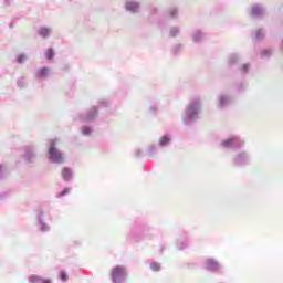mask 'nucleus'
I'll return each instance as SVG.
<instances>
[{
	"instance_id": "nucleus-1",
	"label": "nucleus",
	"mask_w": 283,
	"mask_h": 283,
	"mask_svg": "<svg viewBox=\"0 0 283 283\" xmlns=\"http://www.w3.org/2000/svg\"><path fill=\"white\" fill-rule=\"evenodd\" d=\"M112 280L114 283H125L127 282V270L125 266L117 265L111 271Z\"/></svg>"
},
{
	"instance_id": "nucleus-2",
	"label": "nucleus",
	"mask_w": 283,
	"mask_h": 283,
	"mask_svg": "<svg viewBox=\"0 0 283 283\" xmlns=\"http://www.w3.org/2000/svg\"><path fill=\"white\" fill-rule=\"evenodd\" d=\"M56 143H57V140L54 139L49 148L50 159L52 160V163L61 164L64 160L63 154H61V153H59V150H56Z\"/></svg>"
},
{
	"instance_id": "nucleus-3",
	"label": "nucleus",
	"mask_w": 283,
	"mask_h": 283,
	"mask_svg": "<svg viewBox=\"0 0 283 283\" xmlns=\"http://www.w3.org/2000/svg\"><path fill=\"white\" fill-rule=\"evenodd\" d=\"M200 112V102L196 101L188 107L189 116H193V114H198Z\"/></svg>"
},
{
	"instance_id": "nucleus-4",
	"label": "nucleus",
	"mask_w": 283,
	"mask_h": 283,
	"mask_svg": "<svg viewBox=\"0 0 283 283\" xmlns=\"http://www.w3.org/2000/svg\"><path fill=\"white\" fill-rule=\"evenodd\" d=\"M219 268L220 266L218 265L216 260H212V259H208L207 260V269H208V271H218Z\"/></svg>"
},
{
	"instance_id": "nucleus-5",
	"label": "nucleus",
	"mask_w": 283,
	"mask_h": 283,
	"mask_svg": "<svg viewBox=\"0 0 283 283\" xmlns=\"http://www.w3.org/2000/svg\"><path fill=\"white\" fill-rule=\"evenodd\" d=\"M126 10H129L130 12H138V3L132 1L126 2Z\"/></svg>"
},
{
	"instance_id": "nucleus-6",
	"label": "nucleus",
	"mask_w": 283,
	"mask_h": 283,
	"mask_svg": "<svg viewBox=\"0 0 283 283\" xmlns=\"http://www.w3.org/2000/svg\"><path fill=\"white\" fill-rule=\"evenodd\" d=\"M48 74H50V70L48 67H42L38 71L39 78H44Z\"/></svg>"
},
{
	"instance_id": "nucleus-7",
	"label": "nucleus",
	"mask_w": 283,
	"mask_h": 283,
	"mask_svg": "<svg viewBox=\"0 0 283 283\" xmlns=\"http://www.w3.org/2000/svg\"><path fill=\"white\" fill-rule=\"evenodd\" d=\"M62 177L64 180H70V178H72V170H70V168H64L62 170Z\"/></svg>"
},
{
	"instance_id": "nucleus-8",
	"label": "nucleus",
	"mask_w": 283,
	"mask_h": 283,
	"mask_svg": "<svg viewBox=\"0 0 283 283\" xmlns=\"http://www.w3.org/2000/svg\"><path fill=\"white\" fill-rule=\"evenodd\" d=\"M39 34H40V36H43L45 39V36H50V29L45 28V27H42L39 30Z\"/></svg>"
},
{
	"instance_id": "nucleus-9",
	"label": "nucleus",
	"mask_w": 283,
	"mask_h": 283,
	"mask_svg": "<svg viewBox=\"0 0 283 283\" xmlns=\"http://www.w3.org/2000/svg\"><path fill=\"white\" fill-rule=\"evenodd\" d=\"M43 279H41V276H36V275H31L29 276V282L30 283H41Z\"/></svg>"
},
{
	"instance_id": "nucleus-10",
	"label": "nucleus",
	"mask_w": 283,
	"mask_h": 283,
	"mask_svg": "<svg viewBox=\"0 0 283 283\" xmlns=\"http://www.w3.org/2000/svg\"><path fill=\"white\" fill-rule=\"evenodd\" d=\"M45 56L49 59V61H52V59H54V50L48 49Z\"/></svg>"
},
{
	"instance_id": "nucleus-11",
	"label": "nucleus",
	"mask_w": 283,
	"mask_h": 283,
	"mask_svg": "<svg viewBox=\"0 0 283 283\" xmlns=\"http://www.w3.org/2000/svg\"><path fill=\"white\" fill-rule=\"evenodd\" d=\"M69 277L70 276L67 275V272L65 271L60 272V280H62V282H67Z\"/></svg>"
},
{
	"instance_id": "nucleus-12",
	"label": "nucleus",
	"mask_w": 283,
	"mask_h": 283,
	"mask_svg": "<svg viewBox=\"0 0 283 283\" xmlns=\"http://www.w3.org/2000/svg\"><path fill=\"white\" fill-rule=\"evenodd\" d=\"M159 145L161 147H165V145H169V137H167V136L161 137Z\"/></svg>"
},
{
	"instance_id": "nucleus-13",
	"label": "nucleus",
	"mask_w": 283,
	"mask_h": 283,
	"mask_svg": "<svg viewBox=\"0 0 283 283\" xmlns=\"http://www.w3.org/2000/svg\"><path fill=\"white\" fill-rule=\"evenodd\" d=\"M151 271H160V264L154 262L150 264Z\"/></svg>"
},
{
	"instance_id": "nucleus-14",
	"label": "nucleus",
	"mask_w": 283,
	"mask_h": 283,
	"mask_svg": "<svg viewBox=\"0 0 283 283\" xmlns=\"http://www.w3.org/2000/svg\"><path fill=\"white\" fill-rule=\"evenodd\" d=\"M82 132H83L84 136H90V134H92V128L84 127V128H82Z\"/></svg>"
},
{
	"instance_id": "nucleus-15",
	"label": "nucleus",
	"mask_w": 283,
	"mask_h": 283,
	"mask_svg": "<svg viewBox=\"0 0 283 283\" xmlns=\"http://www.w3.org/2000/svg\"><path fill=\"white\" fill-rule=\"evenodd\" d=\"M232 143H233V139H227V140L222 142V145H223V147H229V146H231Z\"/></svg>"
},
{
	"instance_id": "nucleus-16",
	"label": "nucleus",
	"mask_w": 283,
	"mask_h": 283,
	"mask_svg": "<svg viewBox=\"0 0 283 283\" xmlns=\"http://www.w3.org/2000/svg\"><path fill=\"white\" fill-rule=\"evenodd\" d=\"M25 55H20L18 56V63H23V61H25Z\"/></svg>"
},
{
	"instance_id": "nucleus-17",
	"label": "nucleus",
	"mask_w": 283,
	"mask_h": 283,
	"mask_svg": "<svg viewBox=\"0 0 283 283\" xmlns=\"http://www.w3.org/2000/svg\"><path fill=\"white\" fill-rule=\"evenodd\" d=\"M65 193H70V189L65 188V189L61 192V196H65Z\"/></svg>"
},
{
	"instance_id": "nucleus-18",
	"label": "nucleus",
	"mask_w": 283,
	"mask_h": 283,
	"mask_svg": "<svg viewBox=\"0 0 283 283\" xmlns=\"http://www.w3.org/2000/svg\"><path fill=\"white\" fill-rule=\"evenodd\" d=\"M41 283H52V280H50V279H42Z\"/></svg>"
},
{
	"instance_id": "nucleus-19",
	"label": "nucleus",
	"mask_w": 283,
	"mask_h": 283,
	"mask_svg": "<svg viewBox=\"0 0 283 283\" xmlns=\"http://www.w3.org/2000/svg\"><path fill=\"white\" fill-rule=\"evenodd\" d=\"M258 10H260L258 7H254L253 9H252V12H253V14H258Z\"/></svg>"
},
{
	"instance_id": "nucleus-20",
	"label": "nucleus",
	"mask_w": 283,
	"mask_h": 283,
	"mask_svg": "<svg viewBox=\"0 0 283 283\" xmlns=\"http://www.w3.org/2000/svg\"><path fill=\"white\" fill-rule=\"evenodd\" d=\"M170 14H171V17H176V14H178V11L177 10H172Z\"/></svg>"
}]
</instances>
